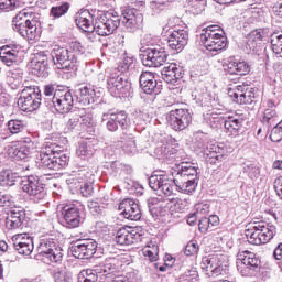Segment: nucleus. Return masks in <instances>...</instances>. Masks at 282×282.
Segmentation results:
<instances>
[{"label":"nucleus","instance_id":"nucleus-1","mask_svg":"<svg viewBox=\"0 0 282 282\" xmlns=\"http://www.w3.org/2000/svg\"><path fill=\"white\" fill-rule=\"evenodd\" d=\"M39 14L29 11H21L13 18V30L28 41L41 39V21Z\"/></svg>","mask_w":282,"mask_h":282},{"label":"nucleus","instance_id":"nucleus-2","mask_svg":"<svg viewBox=\"0 0 282 282\" xmlns=\"http://www.w3.org/2000/svg\"><path fill=\"white\" fill-rule=\"evenodd\" d=\"M40 163L39 166L42 169H48L50 171H61L64 166H67V162H69V158L63 150H61L59 145L56 143L47 144L40 152Z\"/></svg>","mask_w":282,"mask_h":282},{"label":"nucleus","instance_id":"nucleus-3","mask_svg":"<svg viewBox=\"0 0 282 282\" xmlns=\"http://www.w3.org/2000/svg\"><path fill=\"white\" fill-rule=\"evenodd\" d=\"M199 177H197V167L191 163H182L174 176V185L180 193L193 195L197 188Z\"/></svg>","mask_w":282,"mask_h":282},{"label":"nucleus","instance_id":"nucleus-4","mask_svg":"<svg viewBox=\"0 0 282 282\" xmlns=\"http://www.w3.org/2000/svg\"><path fill=\"white\" fill-rule=\"evenodd\" d=\"M195 140L196 149L208 158L209 164H217V162L224 160V156L226 155L224 145L213 141L208 142V135L204 132H196Z\"/></svg>","mask_w":282,"mask_h":282},{"label":"nucleus","instance_id":"nucleus-5","mask_svg":"<svg viewBox=\"0 0 282 282\" xmlns=\"http://www.w3.org/2000/svg\"><path fill=\"white\" fill-rule=\"evenodd\" d=\"M224 30L219 25H209L200 33V41L209 52H221L226 50L228 40L224 35Z\"/></svg>","mask_w":282,"mask_h":282},{"label":"nucleus","instance_id":"nucleus-6","mask_svg":"<svg viewBox=\"0 0 282 282\" xmlns=\"http://www.w3.org/2000/svg\"><path fill=\"white\" fill-rule=\"evenodd\" d=\"M121 17L115 10L101 11L95 18V31L98 36H109L120 28Z\"/></svg>","mask_w":282,"mask_h":282},{"label":"nucleus","instance_id":"nucleus-7","mask_svg":"<svg viewBox=\"0 0 282 282\" xmlns=\"http://www.w3.org/2000/svg\"><path fill=\"white\" fill-rule=\"evenodd\" d=\"M274 235H276V226L265 221L254 223V226L246 230V237L253 246L269 243L274 239Z\"/></svg>","mask_w":282,"mask_h":282},{"label":"nucleus","instance_id":"nucleus-8","mask_svg":"<svg viewBox=\"0 0 282 282\" xmlns=\"http://www.w3.org/2000/svg\"><path fill=\"white\" fill-rule=\"evenodd\" d=\"M18 107L21 111L32 113L41 107V89L34 86H26L18 98Z\"/></svg>","mask_w":282,"mask_h":282},{"label":"nucleus","instance_id":"nucleus-9","mask_svg":"<svg viewBox=\"0 0 282 282\" xmlns=\"http://www.w3.org/2000/svg\"><path fill=\"white\" fill-rule=\"evenodd\" d=\"M37 257L43 263H61L63 249L54 240H42L37 247Z\"/></svg>","mask_w":282,"mask_h":282},{"label":"nucleus","instance_id":"nucleus-10","mask_svg":"<svg viewBox=\"0 0 282 282\" xmlns=\"http://www.w3.org/2000/svg\"><path fill=\"white\" fill-rule=\"evenodd\" d=\"M22 191L29 195L30 199L34 202V204H40V202H43L47 195L45 186L41 183L39 176L34 175L23 177Z\"/></svg>","mask_w":282,"mask_h":282},{"label":"nucleus","instance_id":"nucleus-11","mask_svg":"<svg viewBox=\"0 0 282 282\" xmlns=\"http://www.w3.org/2000/svg\"><path fill=\"white\" fill-rule=\"evenodd\" d=\"M51 56L57 69H65L66 72H69V69L76 70L78 57L72 55L66 47L55 46L51 51Z\"/></svg>","mask_w":282,"mask_h":282},{"label":"nucleus","instance_id":"nucleus-12","mask_svg":"<svg viewBox=\"0 0 282 282\" xmlns=\"http://www.w3.org/2000/svg\"><path fill=\"white\" fill-rule=\"evenodd\" d=\"M107 89L115 98H124L131 91V83L124 75L111 74L107 79Z\"/></svg>","mask_w":282,"mask_h":282},{"label":"nucleus","instance_id":"nucleus-13","mask_svg":"<svg viewBox=\"0 0 282 282\" xmlns=\"http://www.w3.org/2000/svg\"><path fill=\"white\" fill-rule=\"evenodd\" d=\"M76 100L74 99V95L72 91H66L63 94L62 91L55 93L52 101H48V109L51 111H57V113H69L72 111V107Z\"/></svg>","mask_w":282,"mask_h":282},{"label":"nucleus","instance_id":"nucleus-14","mask_svg":"<svg viewBox=\"0 0 282 282\" xmlns=\"http://www.w3.org/2000/svg\"><path fill=\"white\" fill-rule=\"evenodd\" d=\"M102 121H107V130L111 131V133H115L120 128L129 129L131 127V120L126 111L106 112L102 115Z\"/></svg>","mask_w":282,"mask_h":282},{"label":"nucleus","instance_id":"nucleus-15","mask_svg":"<svg viewBox=\"0 0 282 282\" xmlns=\"http://www.w3.org/2000/svg\"><path fill=\"white\" fill-rule=\"evenodd\" d=\"M142 65L144 67H162L169 58V55L166 54V51L164 48H147L141 55H140Z\"/></svg>","mask_w":282,"mask_h":282},{"label":"nucleus","instance_id":"nucleus-16","mask_svg":"<svg viewBox=\"0 0 282 282\" xmlns=\"http://www.w3.org/2000/svg\"><path fill=\"white\" fill-rule=\"evenodd\" d=\"M166 120L174 131H184L191 124L193 117L187 109H175L169 112Z\"/></svg>","mask_w":282,"mask_h":282},{"label":"nucleus","instance_id":"nucleus-17","mask_svg":"<svg viewBox=\"0 0 282 282\" xmlns=\"http://www.w3.org/2000/svg\"><path fill=\"white\" fill-rule=\"evenodd\" d=\"M228 96L237 105H252L254 102V89L246 84L229 88Z\"/></svg>","mask_w":282,"mask_h":282},{"label":"nucleus","instance_id":"nucleus-18","mask_svg":"<svg viewBox=\"0 0 282 282\" xmlns=\"http://www.w3.org/2000/svg\"><path fill=\"white\" fill-rule=\"evenodd\" d=\"M239 259L242 267H238V270H240L242 276H252L261 265V260L252 251L240 252Z\"/></svg>","mask_w":282,"mask_h":282},{"label":"nucleus","instance_id":"nucleus-19","mask_svg":"<svg viewBox=\"0 0 282 282\" xmlns=\"http://www.w3.org/2000/svg\"><path fill=\"white\" fill-rule=\"evenodd\" d=\"M98 242L94 239L79 240L70 248V254L75 259H91L96 254Z\"/></svg>","mask_w":282,"mask_h":282},{"label":"nucleus","instance_id":"nucleus-20","mask_svg":"<svg viewBox=\"0 0 282 282\" xmlns=\"http://www.w3.org/2000/svg\"><path fill=\"white\" fill-rule=\"evenodd\" d=\"M62 224L65 228H78L83 224V216H80V208L76 204L66 205L62 209Z\"/></svg>","mask_w":282,"mask_h":282},{"label":"nucleus","instance_id":"nucleus-21","mask_svg":"<svg viewBox=\"0 0 282 282\" xmlns=\"http://www.w3.org/2000/svg\"><path fill=\"white\" fill-rule=\"evenodd\" d=\"M175 178L170 180L166 175H152L149 178V186L152 191H158L167 197L174 191Z\"/></svg>","mask_w":282,"mask_h":282},{"label":"nucleus","instance_id":"nucleus-22","mask_svg":"<svg viewBox=\"0 0 282 282\" xmlns=\"http://www.w3.org/2000/svg\"><path fill=\"white\" fill-rule=\"evenodd\" d=\"M121 23L128 32H138L142 25V14L134 8L122 11Z\"/></svg>","mask_w":282,"mask_h":282},{"label":"nucleus","instance_id":"nucleus-23","mask_svg":"<svg viewBox=\"0 0 282 282\" xmlns=\"http://www.w3.org/2000/svg\"><path fill=\"white\" fill-rule=\"evenodd\" d=\"M13 248L19 254L30 257L34 250V241L28 234H18L12 237Z\"/></svg>","mask_w":282,"mask_h":282},{"label":"nucleus","instance_id":"nucleus-24","mask_svg":"<svg viewBox=\"0 0 282 282\" xmlns=\"http://www.w3.org/2000/svg\"><path fill=\"white\" fill-rule=\"evenodd\" d=\"M119 210L126 219L130 221H140L142 219V210H140V205L133 202L131 198H126L119 204Z\"/></svg>","mask_w":282,"mask_h":282},{"label":"nucleus","instance_id":"nucleus-25","mask_svg":"<svg viewBox=\"0 0 282 282\" xmlns=\"http://www.w3.org/2000/svg\"><path fill=\"white\" fill-rule=\"evenodd\" d=\"M161 76L165 83L175 85V83H178V80H182V78H184V69L182 68V66L175 63H167L162 68Z\"/></svg>","mask_w":282,"mask_h":282},{"label":"nucleus","instance_id":"nucleus-26","mask_svg":"<svg viewBox=\"0 0 282 282\" xmlns=\"http://www.w3.org/2000/svg\"><path fill=\"white\" fill-rule=\"evenodd\" d=\"M155 140L156 147L154 149V154L159 160H169L173 158L172 155H175L176 150L174 148H171L166 135L156 134Z\"/></svg>","mask_w":282,"mask_h":282},{"label":"nucleus","instance_id":"nucleus-27","mask_svg":"<svg viewBox=\"0 0 282 282\" xmlns=\"http://www.w3.org/2000/svg\"><path fill=\"white\" fill-rule=\"evenodd\" d=\"M34 143L32 141H20L15 142L11 148H9V155L14 158V160H28L30 153H32V148Z\"/></svg>","mask_w":282,"mask_h":282},{"label":"nucleus","instance_id":"nucleus-28","mask_svg":"<svg viewBox=\"0 0 282 282\" xmlns=\"http://www.w3.org/2000/svg\"><path fill=\"white\" fill-rule=\"evenodd\" d=\"M140 86L144 94L155 95L160 94V86H158V80L155 79V75L151 72H143L139 79Z\"/></svg>","mask_w":282,"mask_h":282},{"label":"nucleus","instance_id":"nucleus-29","mask_svg":"<svg viewBox=\"0 0 282 282\" xmlns=\"http://www.w3.org/2000/svg\"><path fill=\"white\" fill-rule=\"evenodd\" d=\"M142 239V235L138 232V229L121 228L117 231L116 242L119 246H131V243H138Z\"/></svg>","mask_w":282,"mask_h":282},{"label":"nucleus","instance_id":"nucleus-30","mask_svg":"<svg viewBox=\"0 0 282 282\" xmlns=\"http://www.w3.org/2000/svg\"><path fill=\"white\" fill-rule=\"evenodd\" d=\"M188 44V32L184 30L173 31L167 40V45L171 50L182 52Z\"/></svg>","mask_w":282,"mask_h":282},{"label":"nucleus","instance_id":"nucleus-31","mask_svg":"<svg viewBox=\"0 0 282 282\" xmlns=\"http://www.w3.org/2000/svg\"><path fill=\"white\" fill-rule=\"evenodd\" d=\"M225 72L231 76H246L250 73V65L247 62H239L235 57H230L225 65Z\"/></svg>","mask_w":282,"mask_h":282},{"label":"nucleus","instance_id":"nucleus-32","mask_svg":"<svg viewBox=\"0 0 282 282\" xmlns=\"http://www.w3.org/2000/svg\"><path fill=\"white\" fill-rule=\"evenodd\" d=\"M24 220L25 212L23 209H11L7 216L6 227L8 228V230H17V228H21L23 226Z\"/></svg>","mask_w":282,"mask_h":282},{"label":"nucleus","instance_id":"nucleus-33","mask_svg":"<svg viewBox=\"0 0 282 282\" xmlns=\"http://www.w3.org/2000/svg\"><path fill=\"white\" fill-rule=\"evenodd\" d=\"M85 182H87V173L85 170L74 172L66 178V184L73 195L80 192V186L82 184H85Z\"/></svg>","mask_w":282,"mask_h":282},{"label":"nucleus","instance_id":"nucleus-34","mask_svg":"<svg viewBox=\"0 0 282 282\" xmlns=\"http://www.w3.org/2000/svg\"><path fill=\"white\" fill-rule=\"evenodd\" d=\"M18 47L17 45H4L0 47V59L7 67H12L17 63V57L19 56Z\"/></svg>","mask_w":282,"mask_h":282},{"label":"nucleus","instance_id":"nucleus-35","mask_svg":"<svg viewBox=\"0 0 282 282\" xmlns=\"http://www.w3.org/2000/svg\"><path fill=\"white\" fill-rule=\"evenodd\" d=\"M75 21L76 25L79 28V30H83V32L95 31L94 15L89 12V10L77 13Z\"/></svg>","mask_w":282,"mask_h":282},{"label":"nucleus","instance_id":"nucleus-36","mask_svg":"<svg viewBox=\"0 0 282 282\" xmlns=\"http://www.w3.org/2000/svg\"><path fill=\"white\" fill-rule=\"evenodd\" d=\"M268 29H258L249 33L247 45L254 52L257 45H261L263 41H268Z\"/></svg>","mask_w":282,"mask_h":282},{"label":"nucleus","instance_id":"nucleus-37","mask_svg":"<svg viewBox=\"0 0 282 282\" xmlns=\"http://www.w3.org/2000/svg\"><path fill=\"white\" fill-rule=\"evenodd\" d=\"M245 118L241 115H235L231 117H228L225 120V129L230 133L231 135H237L239 131H241V128L243 127Z\"/></svg>","mask_w":282,"mask_h":282},{"label":"nucleus","instance_id":"nucleus-38","mask_svg":"<svg viewBox=\"0 0 282 282\" xmlns=\"http://www.w3.org/2000/svg\"><path fill=\"white\" fill-rule=\"evenodd\" d=\"M94 90L89 89V87L85 85H77L75 87V104L89 105V102H91Z\"/></svg>","mask_w":282,"mask_h":282},{"label":"nucleus","instance_id":"nucleus-39","mask_svg":"<svg viewBox=\"0 0 282 282\" xmlns=\"http://www.w3.org/2000/svg\"><path fill=\"white\" fill-rule=\"evenodd\" d=\"M31 63L35 72H41L43 74V72H45L50 65V57L47 54H45V52H39L35 54V57Z\"/></svg>","mask_w":282,"mask_h":282},{"label":"nucleus","instance_id":"nucleus-40","mask_svg":"<svg viewBox=\"0 0 282 282\" xmlns=\"http://www.w3.org/2000/svg\"><path fill=\"white\" fill-rule=\"evenodd\" d=\"M147 204L152 217L164 215V200H160L158 197H150L148 198Z\"/></svg>","mask_w":282,"mask_h":282},{"label":"nucleus","instance_id":"nucleus-41","mask_svg":"<svg viewBox=\"0 0 282 282\" xmlns=\"http://www.w3.org/2000/svg\"><path fill=\"white\" fill-rule=\"evenodd\" d=\"M202 270H204L208 276H219V269H217V264L213 261V256L203 258Z\"/></svg>","mask_w":282,"mask_h":282},{"label":"nucleus","instance_id":"nucleus-42","mask_svg":"<svg viewBox=\"0 0 282 282\" xmlns=\"http://www.w3.org/2000/svg\"><path fill=\"white\" fill-rule=\"evenodd\" d=\"M83 113H85V109H83V108H77V109L68 112L67 128L70 131H74V129H76L77 124L80 123V118H83Z\"/></svg>","mask_w":282,"mask_h":282},{"label":"nucleus","instance_id":"nucleus-43","mask_svg":"<svg viewBox=\"0 0 282 282\" xmlns=\"http://www.w3.org/2000/svg\"><path fill=\"white\" fill-rule=\"evenodd\" d=\"M203 120L205 124H207L212 129H217V127L221 124V116H219V113L215 111H208L207 113H204Z\"/></svg>","mask_w":282,"mask_h":282},{"label":"nucleus","instance_id":"nucleus-44","mask_svg":"<svg viewBox=\"0 0 282 282\" xmlns=\"http://www.w3.org/2000/svg\"><path fill=\"white\" fill-rule=\"evenodd\" d=\"M271 47L274 54H278L282 58V31L273 32L270 35Z\"/></svg>","mask_w":282,"mask_h":282},{"label":"nucleus","instance_id":"nucleus-45","mask_svg":"<svg viewBox=\"0 0 282 282\" xmlns=\"http://www.w3.org/2000/svg\"><path fill=\"white\" fill-rule=\"evenodd\" d=\"M17 182V174L10 170L0 172V186H14Z\"/></svg>","mask_w":282,"mask_h":282},{"label":"nucleus","instance_id":"nucleus-46","mask_svg":"<svg viewBox=\"0 0 282 282\" xmlns=\"http://www.w3.org/2000/svg\"><path fill=\"white\" fill-rule=\"evenodd\" d=\"M8 131L12 133V135H17V133H21V131H25V121L21 119H11L7 123Z\"/></svg>","mask_w":282,"mask_h":282},{"label":"nucleus","instance_id":"nucleus-47","mask_svg":"<svg viewBox=\"0 0 282 282\" xmlns=\"http://www.w3.org/2000/svg\"><path fill=\"white\" fill-rule=\"evenodd\" d=\"M98 271L97 269H86L80 271L78 275V282H96L98 281Z\"/></svg>","mask_w":282,"mask_h":282},{"label":"nucleus","instance_id":"nucleus-48","mask_svg":"<svg viewBox=\"0 0 282 282\" xmlns=\"http://www.w3.org/2000/svg\"><path fill=\"white\" fill-rule=\"evenodd\" d=\"M68 11H69V3L62 2L61 4L52 7L50 14L51 17H53V19H61V17L67 14Z\"/></svg>","mask_w":282,"mask_h":282},{"label":"nucleus","instance_id":"nucleus-49","mask_svg":"<svg viewBox=\"0 0 282 282\" xmlns=\"http://www.w3.org/2000/svg\"><path fill=\"white\" fill-rule=\"evenodd\" d=\"M57 91H62V90L56 89V85L54 84H48L44 86V96H45L44 105H46V107H50V102H52Z\"/></svg>","mask_w":282,"mask_h":282},{"label":"nucleus","instance_id":"nucleus-50","mask_svg":"<svg viewBox=\"0 0 282 282\" xmlns=\"http://www.w3.org/2000/svg\"><path fill=\"white\" fill-rule=\"evenodd\" d=\"M213 262L216 263L218 274H221L224 268H228V256L221 253L212 254Z\"/></svg>","mask_w":282,"mask_h":282},{"label":"nucleus","instance_id":"nucleus-51","mask_svg":"<svg viewBox=\"0 0 282 282\" xmlns=\"http://www.w3.org/2000/svg\"><path fill=\"white\" fill-rule=\"evenodd\" d=\"M142 252L144 257H148L150 261L154 262L159 259L160 248L158 245H148L145 248H143Z\"/></svg>","mask_w":282,"mask_h":282},{"label":"nucleus","instance_id":"nucleus-52","mask_svg":"<svg viewBox=\"0 0 282 282\" xmlns=\"http://www.w3.org/2000/svg\"><path fill=\"white\" fill-rule=\"evenodd\" d=\"M76 154L78 158H87L94 155V149L91 148V144L87 142H79Z\"/></svg>","mask_w":282,"mask_h":282},{"label":"nucleus","instance_id":"nucleus-53","mask_svg":"<svg viewBox=\"0 0 282 282\" xmlns=\"http://www.w3.org/2000/svg\"><path fill=\"white\" fill-rule=\"evenodd\" d=\"M123 151L128 154L138 153V145L135 143V137L128 135L123 144Z\"/></svg>","mask_w":282,"mask_h":282},{"label":"nucleus","instance_id":"nucleus-54","mask_svg":"<svg viewBox=\"0 0 282 282\" xmlns=\"http://www.w3.org/2000/svg\"><path fill=\"white\" fill-rule=\"evenodd\" d=\"M19 8V0H0V10L2 12H12Z\"/></svg>","mask_w":282,"mask_h":282},{"label":"nucleus","instance_id":"nucleus-55","mask_svg":"<svg viewBox=\"0 0 282 282\" xmlns=\"http://www.w3.org/2000/svg\"><path fill=\"white\" fill-rule=\"evenodd\" d=\"M187 8H189L192 14H202V12H204L202 0H188Z\"/></svg>","mask_w":282,"mask_h":282},{"label":"nucleus","instance_id":"nucleus-56","mask_svg":"<svg viewBox=\"0 0 282 282\" xmlns=\"http://www.w3.org/2000/svg\"><path fill=\"white\" fill-rule=\"evenodd\" d=\"M276 110L272 109V108H267L264 110V116H263V122H267V124H270V127H272V124H276Z\"/></svg>","mask_w":282,"mask_h":282},{"label":"nucleus","instance_id":"nucleus-57","mask_svg":"<svg viewBox=\"0 0 282 282\" xmlns=\"http://www.w3.org/2000/svg\"><path fill=\"white\" fill-rule=\"evenodd\" d=\"M119 72L124 74V72H129V69H133V57L126 56L118 65Z\"/></svg>","mask_w":282,"mask_h":282},{"label":"nucleus","instance_id":"nucleus-58","mask_svg":"<svg viewBox=\"0 0 282 282\" xmlns=\"http://www.w3.org/2000/svg\"><path fill=\"white\" fill-rule=\"evenodd\" d=\"M54 281L55 282H72V276L65 269H58L54 273Z\"/></svg>","mask_w":282,"mask_h":282},{"label":"nucleus","instance_id":"nucleus-59","mask_svg":"<svg viewBox=\"0 0 282 282\" xmlns=\"http://www.w3.org/2000/svg\"><path fill=\"white\" fill-rule=\"evenodd\" d=\"M69 50L70 56H75L76 58L77 56H80V54H85V47L80 42H72L69 44Z\"/></svg>","mask_w":282,"mask_h":282},{"label":"nucleus","instance_id":"nucleus-60","mask_svg":"<svg viewBox=\"0 0 282 282\" xmlns=\"http://www.w3.org/2000/svg\"><path fill=\"white\" fill-rule=\"evenodd\" d=\"M270 139L272 142H281V140H282V120L271 130Z\"/></svg>","mask_w":282,"mask_h":282},{"label":"nucleus","instance_id":"nucleus-61","mask_svg":"<svg viewBox=\"0 0 282 282\" xmlns=\"http://www.w3.org/2000/svg\"><path fill=\"white\" fill-rule=\"evenodd\" d=\"M171 213H182L184 210V200L182 198H172L170 202Z\"/></svg>","mask_w":282,"mask_h":282},{"label":"nucleus","instance_id":"nucleus-62","mask_svg":"<svg viewBox=\"0 0 282 282\" xmlns=\"http://www.w3.org/2000/svg\"><path fill=\"white\" fill-rule=\"evenodd\" d=\"M199 252V245L195 241H189L184 250V254H186V257H193L195 254H197Z\"/></svg>","mask_w":282,"mask_h":282},{"label":"nucleus","instance_id":"nucleus-63","mask_svg":"<svg viewBox=\"0 0 282 282\" xmlns=\"http://www.w3.org/2000/svg\"><path fill=\"white\" fill-rule=\"evenodd\" d=\"M245 173H247L248 177L251 180H257L261 172L257 165L250 164L245 167Z\"/></svg>","mask_w":282,"mask_h":282},{"label":"nucleus","instance_id":"nucleus-64","mask_svg":"<svg viewBox=\"0 0 282 282\" xmlns=\"http://www.w3.org/2000/svg\"><path fill=\"white\" fill-rule=\"evenodd\" d=\"M111 282H137L135 273L130 272L126 275H117Z\"/></svg>","mask_w":282,"mask_h":282}]
</instances>
